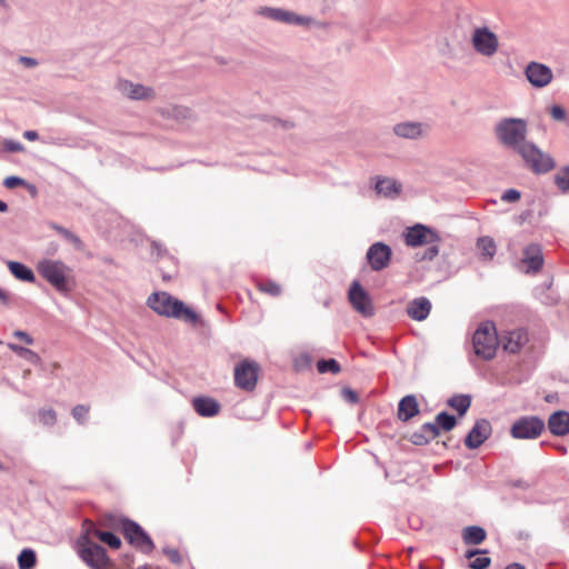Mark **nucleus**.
Here are the masks:
<instances>
[{"mask_svg":"<svg viewBox=\"0 0 569 569\" xmlns=\"http://www.w3.org/2000/svg\"><path fill=\"white\" fill-rule=\"evenodd\" d=\"M425 126L421 122L407 121L400 122L393 127L396 136L405 139H418L425 132Z\"/></svg>","mask_w":569,"mask_h":569,"instance_id":"22","label":"nucleus"},{"mask_svg":"<svg viewBox=\"0 0 569 569\" xmlns=\"http://www.w3.org/2000/svg\"><path fill=\"white\" fill-rule=\"evenodd\" d=\"M117 89L131 100H152L156 97V92L151 87L134 83L129 80H119Z\"/></svg>","mask_w":569,"mask_h":569,"instance_id":"15","label":"nucleus"},{"mask_svg":"<svg viewBox=\"0 0 569 569\" xmlns=\"http://www.w3.org/2000/svg\"><path fill=\"white\" fill-rule=\"evenodd\" d=\"M555 183L562 192H569V166L555 176Z\"/></svg>","mask_w":569,"mask_h":569,"instance_id":"37","label":"nucleus"},{"mask_svg":"<svg viewBox=\"0 0 569 569\" xmlns=\"http://www.w3.org/2000/svg\"><path fill=\"white\" fill-rule=\"evenodd\" d=\"M545 430V422L537 416H526L517 419L510 429L515 439H536Z\"/></svg>","mask_w":569,"mask_h":569,"instance_id":"8","label":"nucleus"},{"mask_svg":"<svg viewBox=\"0 0 569 569\" xmlns=\"http://www.w3.org/2000/svg\"><path fill=\"white\" fill-rule=\"evenodd\" d=\"M487 552H488V551H487V550H485V549L468 550V551L466 552V558L470 559V558H472V557H475V556L485 555V553H487Z\"/></svg>","mask_w":569,"mask_h":569,"instance_id":"55","label":"nucleus"},{"mask_svg":"<svg viewBox=\"0 0 569 569\" xmlns=\"http://www.w3.org/2000/svg\"><path fill=\"white\" fill-rule=\"evenodd\" d=\"M166 252V249L162 248V246L157 242L152 241L151 243V254H156L157 258H161Z\"/></svg>","mask_w":569,"mask_h":569,"instance_id":"53","label":"nucleus"},{"mask_svg":"<svg viewBox=\"0 0 569 569\" xmlns=\"http://www.w3.org/2000/svg\"><path fill=\"white\" fill-rule=\"evenodd\" d=\"M121 530L124 539L137 551L149 555L156 548L152 538L138 522L123 518L121 519Z\"/></svg>","mask_w":569,"mask_h":569,"instance_id":"5","label":"nucleus"},{"mask_svg":"<svg viewBox=\"0 0 569 569\" xmlns=\"http://www.w3.org/2000/svg\"><path fill=\"white\" fill-rule=\"evenodd\" d=\"M392 257V250L390 246L385 242L372 243L366 254L368 263L373 271H381L386 269Z\"/></svg>","mask_w":569,"mask_h":569,"instance_id":"13","label":"nucleus"},{"mask_svg":"<svg viewBox=\"0 0 569 569\" xmlns=\"http://www.w3.org/2000/svg\"><path fill=\"white\" fill-rule=\"evenodd\" d=\"M491 559L479 555L475 560L469 563L470 569H486L490 566Z\"/></svg>","mask_w":569,"mask_h":569,"instance_id":"46","label":"nucleus"},{"mask_svg":"<svg viewBox=\"0 0 569 569\" xmlns=\"http://www.w3.org/2000/svg\"><path fill=\"white\" fill-rule=\"evenodd\" d=\"M257 288L271 297H279L282 292L281 286L271 279L257 281Z\"/></svg>","mask_w":569,"mask_h":569,"instance_id":"31","label":"nucleus"},{"mask_svg":"<svg viewBox=\"0 0 569 569\" xmlns=\"http://www.w3.org/2000/svg\"><path fill=\"white\" fill-rule=\"evenodd\" d=\"M419 413L417 398L413 395L405 396L398 405V418L407 422Z\"/></svg>","mask_w":569,"mask_h":569,"instance_id":"24","label":"nucleus"},{"mask_svg":"<svg viewBox=\"0 0 569 569\" xmlns=\"http://www.w3.org/2000/svg\"><path fill=\"white\" fill-rule=\"evenodd\" d=\"M78 555L81 560L91 569H103L108 565V557L106 549L87 540L86 537H79L77 539Z\"/></svg>","mask_w":569,"mask_h":569,"instance_id":"7","label":"nucleus"},{"mask_svg":"<svg viewBox=\"0 0 569 569\" xmlns=\"http://www.w3.org/2000/svg\"><path fill=\"white\" fill-rule=\"evenodd\" d=\"M23 184H26V181L22 178L17 177V176L7 177L3 180V186L8 189H13L16 187L23 186Z\"/></svg>","mask_w":569,"mask_h":569,"instance_id":"47","label":"nucleus"},{"mask_svg":"<svg viewBox=\"0 0 569 569\" xmlns=\"http://www.w3.org/2000/svg\"><path fill=\"white\" fill-rule=\"evenodd\" d=\"M6 0H0V6H4Z\"/></svg>","mask_w":569,"mask_h":569,"instance_id":"60","label":"nucleus"},{"mask_svg":"<svg viewBox=\"0 0 569 569\" xmlns=\"http://www.w3.org/2000/svg\"><path fill=\"white\" fill-rule=\"evenodd\" d=\"M526 166L536 174L551 171L556 162L552 157L539 149L533 142L526 143L518 152Z\"/></svg>","mask_w":569,"mask_h":569,"instance_id":"6","label":"nucleus"},{"mask_svg":"<svg viewBox=\"0 0 569 569\" xmlns=\"http://www.w3.org/2000/svg\"><path fill=\"white\" fill-rule=\"evenodd\" d=\"M342 397L346 401L350 402V403H356L359 401V397L358 395L351 390V389H348V388H345L342 390Z\"/></svg>","mask_w":569,"mask_h":569,"instance_id":"50","label":"nucleus"},{"mask_svg":"<svg viewBox=\"0 0 569 569\" xmlns=\"http://www.w3.org/2000/svg\"><path fill=\"white\" fill-rule=\"evenodd\" d=\"M39 419L44 426H52L57 420L56 412L51 409L41 410L39 412Z\"/></svg>","mask_w":569,"mask_h":569,"instance_id":"42","label":"nucleus"},{"mask_svg":"<svg viewBox=\"0 0 569 569\" xmlns=\"http://www.w3.org/2000/svg\"><path fill=\"white\" fill-rule=\"evenodd\" d=\"M527 121L521 118H503L495 126V136L497 140L506 148L516 151L529 143L527 138Z\"/></svg>","mask_w":569,"mask_h":569,"instance_id":"2","label":"nucleus"},{"mask_svg":"<svg viewBox=\"0 0 569 569\" xmlns=\"http://www.w3.org/2000/svg\"><path fill=\"white\" fill-rule=\"evenodd\" d=\"M552 400V396H547L546 401L550 402Z\"/></svg>","mask_w":569,"mask_h":569,"instance_id":"59","label":"nucleus"},{"mask_svg":"<svg viewBox=\"0 0 569 569\" xmlns=\"http://www.w3.org/2000/svg\"><path fill=\"white\" fill-rule=\"evenodd\" d=\"M36 552L30 549H23L18 556V566L20 569H32L36 566Z\"/></svg>","mask_w":569,"mask_h":569,"instance_id":"32","label":"nucleus"},{"mask_svg":"<svg viewBox=\"0 0 569 569\" xmlns=\"http://www.w3.org/2000/svg\"><path fill=\"white\" fill-rule=\"evenodd\" d=\"M403 238L405 243L412 248L427 246L432 242H440L439 234L430 227L421 223L407 228L403 232Z\"/></svg>","mask_w":569,"mask_h":569,"instance_id":"9","label":"nucleus"},{"mask_svg":"<svg viewBox=\"0 0 569 569\" xmlns=\"http://www.w3.org/2000/svg\"><path fill=\"white\" fill-rule=\"evenodd\" d=\"M147 306L162 317L179 319L192 326L201 322L194 310L166 291L151 293L147 299Z\"/></svg>","mask_w":569,"mask_h":569,"instance_id":"1","label":"nucleus"},{"mask_svg":"<svg viewBox=\"0 0 569 569\" xmlns=\"http://www.w3.org/2000/svg\"><path fill=\"white\" fill-rule=\"evenodd\" d=\"M448 405L463 416L471 405V398L467 395L453 396L448 400Z\"/></svg>","mask_w":569,"mask_h":569,"instance_id":"30","label":"nucleus"},{"mask_svg":"<svg viewBox=\"0 0 569 569\" xmlns=\"http://www.w3.org/2000/svg\"><path fill=\"white\" fill-rule=\"evenodd\" d=\"M498 343L495 323L481 322L472 336L475 353L485 360H490L496 356Z\"/></svg>","mask_w":569,"mask_h":569,"instance_id":"3","label":"nucleus"},{"mask_svg":"<svg viewBox=\"0 0 569 569\" xmlns=\"http://www.w3.org/2000/svg\"><path fill=\"white\" fill-rule=\"evenodd\" d=\"M521 197L520 192L516 189H508L501 194V200L506 202H515Z\"/></svg>","mask_w":569,"mask_h":569,"instance_id":"48","label":"nucleus"},{"mask_svg":"<svg viewBox=\"0 0 569 569\" xmlns=\"http://www.w3.org/2000/svg\"><path fill=\"white\" fill-rule=\"evenodd\" d=\"M317 369L320 373L332 372L339 373L341 368L336 359H321L317 362Z\"/></svg>","mask_w":569,"mask_h":569,"instance_id":"36","label":"nucleus"},{"mask_svg":"<svg viewBox=\"0 0 569 569\" xmlns=\"http://www.w3.org/2000/svg\"><path fill=\"white\" fill-rule=\"evenodd\" d=\"M438 436V426L433 422H426L420 427L419 430L411 433L410 441L416 446H425Z\"/></svg>","mask_w":569,"mask_h":569,"instance_id":"21","label":"nucleus"},{"mask_svg":"<svg viewBox=\"0 0 569 569\" xmlns=\"http://www.w3.org/2000/svg\"><path fill=\"white\" fill-rule=\"evenodd\" d=\"M476 248L479 252L481 261L485 262L491 261L497 252L496 241L489 236L478 238Z\"/></svg>","mask_w":569,"mask_h":569,"instance_id":"25","label":"nucleus"},{"mask_svg":"<svg viewBox=\"0 0 569 569\" xmlns=\"http://www.w3.org/2000/svg\"><path fill=\"white\" fill-rule=\"evenodd\" d=\"M486 536V530L479 526H468L462 530V540L466 545H480Z\"/></svg>","mask_w":569,"mask_h":569,"instance_id":"28","label":"nucleus"},{"mask_svg":"<svg viewBox=\"0 0 569 569\" xmlns=\"http://www.w3.org/2000/svg\"><path fill=\"white\" fill-rule=\"evenodd\" d=\"M348 299L352 308L363 317H371L375 307L368 292L355 280L348 291Z\"/></svg>","mask_w":569,"mask_h":569,"instance_id":"12","label":"nucleus"},{"mask_svg":"<svg viewBox=\"0 0 569 569\" xmlns=\"http://www.w3.org/2000/svg\"><path fill=\"white\" fill-rule=\"evenodd\" d=\"M13 336L22 341H24L27 345L33 343V338L26 331L22 330H16L13 332Z\"/></svg>","mask_w":569,"mask_h":569,"instance_id":"52","label":"nucleus"},{"mask_svg":"<svg viewBox=\"0 0 569 569\" xmlns=\"http://www.w3.org/2000/svg\"><path fill=\"white\" fill-rule=\"evenodd\" d=\"M525 76L535 88L547 87L553 78L552 70L540 62H529L525 69Z\"/></svg>","mask_w":569,"mask_h":569,"instance_id":"14","label":"nucleus"},{"mask_svg":"<svg viewBox=\"0 0 569 569\" xmlns=\"http://www.w3.org/2000/svg\"><path fill=\"white\" fill-rule=\"evenodd\" d=\"M8 346L13 352L31 363L36 365L40 361L39 355L31 349L14 343H9Z\"/></svg>","mask_w":569,"mask_h":569,"instance_id":"34","label":"nucleus"},{"mask_svg":"<svg viewBox=\"0 0 569 569\" xmlns=\"http://www.w3.org/2000/svg\"><path fill=\"white\" fill-rule=\"evenodd\" d=\"M0 301L8 306L10 303V295L0 288Z\"/></svg>","mask_w":569,"mask_h":569,"instance_id":"56","label":"nucleus"},{"mask_svg":"<svg viewBox=\"0 0 569 569\" xmlns=\"http://www.w3.org/2000/svg\"><path fill=\"white\" fill-rule=\"evenodd\" d=\"M431 311V302L426 297H419L410 301L407 306V315L416 321H423Z\"/></svg>","mask_w":569,"mask_h":569,"instance_id":"20","label":"nucleus"},{"mask_svg":"<svg viewBox=\"0 0 569 569\" xmlns=\"http://www.w3.org/2000/svg\"><path fill=\"white\" fill-rule=\"evenodd\" d=\"M549 431L557 437H563L569 433V412L559 410L550 415L548 419Z\"/></svg>","mask_w":569,"mask_h":569,"instance_id":"19","label":"nucleus"},{"mask_svg":"<svg viewBox=\"0 0 569 569\" xmlns=\"http://www.w3.org/2000/svg\"><path fill=\"white\" fill-rule=\"evenodd\" d=\"M8 210V204L0 200V212H6Z\"/></svg>","mask_w":569,"mask_h":569,"instance_id":"58","label":"nucleus"},{"mask_svg":"<svg viewBox=\"0 0 569 569\" xmlns=\"http://www.w3.org/2000/svg\"><path fill=\"white\" fill-rule=\"evenodd\" d=\"M308 21L309 19L306 17L298 16L292 11L283 10V18L281 19V22L300 26Z\"/></svg>","mask_w":569,"mask_h":569,"instance_id":"39","label":"nucleus"},{"mask_svg":"<svg viewBox=\"0 0 569 569\" xmlns=\"http://www.w3.org/2000/svg\"><path fill=\"white\" fill-rule=\"evenodd\" d=\"M526 341L527 333L523 330H513L508 332L506 341L503 342V348L511 353H516L521 349Z\"/></svg>","mask_w":569,"mask_h":569,"instance_id":"26","label":"nucleus"},{"mask_svg":"<svg viewBox=\"0 0 569 569\" xmlns=\"http://www.w3.org/2000/svg\"><path fill=\"white\" fill-rule=\"evenodd\" d=\"M19 63L24 66L26 68H34L39 64L38 60L31 57L20 56L18 58Z\"/></svg>","mask_w":569,"mask_h":569,"instance_id":"51","label":"nucleus"},{"mask_svg":"<svg viewBox=\"0 0 569 569\" xmlns=\"http://www.w3.org/2000/svg\"><path fill=\"white\" fill-rule=\"evenodd\" d=\"M521 263L526 266L527 273H537L543 266V256L539 244L530 243L523 249Z\"/></svg>","mask_w":569,"mask_h":569,"instance_id":"17","label":"nucleus"},{"mask_svg":"<svg viewBox=\"0 0 569 569\" xmlns=\"http://www.w3.org/2000/svg\"><path fill=\"white\" fill-rule=\"evenodd\" d=\"M259 365L254 361L243 360L234 368V383L238 388L252 391L258 381Z\"/></svg>","mask_w":569,"mask_h":569,"instance_id":"11","label":"nucleus"},{"mask_svg":"<svg viewBox=\"0 0 569 569\" xmlns=\"http://www.w3.org/2000/svg\"><path fill=\"white\" fill-rule=\"evenodd\" d=\"M433 423L438 426L439 430L442 429L445 431H450L455 428L457 420L455 416L447 411H441L436 416V421Z\"/></svg>","mask_w":569,"mask_h":569,"instance_id":"33","label":"nucleus"},{"mask_svg":"<svg viewBox=\"0 0 569 569\" xmlns=\"http://www.w3.org/2000/svg\"><path fill=\"white\" fill-rule=\"evenodd\" d=\"M96 531H100L92 521L84 520L82 525V533L79 537H86L87 540H91L90 537H96Z\"/></svg>","mask_w":569,"mask_h":569,"instance_id":"43","label":"nucleus"},{"mask_svg":"<svg viewBox=\"0 0 569 569\" xmlns=\"http://www.w3.org/2000/svg\"><path fill=\"white\" fill-rule=\"evenodd\" d=\"M30 189H32L33 191H36V186H28Z\"/></svg>","mask_w":569,"mask_h":569,"instance_id":"61","label":"nucleus"},{"mask_svg":"<svg viewBox=\"0 0 569 569\" xmlns=\"http://www.w3.org/2000/svg\"><path fill=\"white\" fill-rule=\"evenodd\" d=\"M96 537L112 549H118L121 546L120 538L111 531H96Z\"/></svg>","mask_w":569,"mask_h":569,"instance_id":"35","label":"nucleus"},{"mask_svg":"<svg viewBox=\"0 0 569 569\" xmlns=\"http://www.w3.org/2000/svg\"><path fill=\"white\" fill-rule=\"evenodd\" d=\"M439 242H432L427 244L428 248L425 250V252L421 256V260H432L436 258L439 253Z\"/></svg>","mask_w":569,"mask_h":569,"instance_id":"45","label":"nucleus"},{"mask_svg":"<svg viewBox=\"0 0 569 569\" xmlns=\"http://www.w3.org/2000/svg\"><path fill=\"white\" fill-rule=\"evenodd\" d=\"M2 149H3V151L10 152V153L21 152L24 150L21 142L11 140V139H7L2 142Z\"/></svg>","mask_w":569,"mask_h":569,"instance_id":"41","label":"nucleus"},{"mask_svg":"<svg viewBox=\"0 0 569 569\" xmlns=\"http://www.w3.org/2000/svg\"><path fill=\"white\" fill-rule=\"evenodd\" d=\"M162 552L169 558V560L174 565L182 563V556L177 549L164 547L162 548Z\"/></svg>","mask_w":569,"mask_h":569,"instance_id":"44","label":"nucleus"},{"mask_svg":"<svg viewBox=\"0 0 569 569\" xmlns=\"http://www.w3.org/2000/svg\"><path fill=\"white\" fill-rule=\"evenodd\" d=\"M89 408L83 405H78L72 409V417L80 423L84 425L88 418Z\"/></svg>","mask_w":569,"mask_h":569,"instance_id":"40","label":"nucleus"},{"mask_svg":"<svg viewBox=\"0 0 569 569\" xmlns=\"http://www.w3.org/2000/svg\"><path fill=\"white\" fill-rule=\"evenodd\" d=\"M194 411L201 417H214L220 411V403L209 397H197L192 400Z\"/></svg>","mask_w":569,"mask_h":569,"instance_id":"23","label":"nucleus"},{"mask_svg":"<svg viewBox=\"0 0 569 569\" xmlns=\"http://www.w3.org/2000/svg\"><path fill=\"white\" fill-rule=\"evenodd\" d=\"M23 137L29 141H36L39 138V134L34 130H27L23 132Z\"/></svg>","mask_w":569,"mask_h":569,"instance_id":"54","label":"nucleus"},{"mask_svg":"<svg viewBox=\"0 0 569 569\" xmlns=\"http://www.w3.org/2000/svg\"><path fill=\"white\" fill-rule=\"evenodd\" d=\"M506 569H526V568L522 565L515 562V563L508 565L506 567Z\"/></svg>","mask_w":569,"mask_h":569,"instance_id":"57","label":"nucleus"},{"mask_svg":"<svg viewBox=\"0 0 569 569\" xmlns=\"http://www.w3.org/2000/svg\"><path fill=\"white\" fill-rule=\"evenodd\" d=\"M492 428L487 419L476 421L465 439V445L469 449L479 448L491 435Z\"/></svg>","mask_w":569,"mask_h":569,"instance_id":"16","label":"nucleus"},{"mask_svg":"<svg viewBox=\"0 0 569 569\" xmlns=\"http://www.w3.org/2000/svg\"><path fill=\"white\" fill-rule=\"evenodd\" d=\"M373 188L379 197L386 199H396L402 191L401 183L388 177H377Z\"/></svg>","mask_w":569,"mask_h":569,"instance_id":"18","label":"nucleus"},{"mask_svg":"<svg viewBox=\"0 0 569 569\" xmlns=\"http://www.w3.org/2000/svg\"><path fill=\"white\" fill-rule=\"evenodd\" d=\"M2 469V463L0 462V470Z\"/></svg>","mask_w":569,"mask_h":569,"instance_id":"63","label":"nucleus"},{"mask_svg":"<svg viewBox=\"0 0 569 569\" xmlns=\"http://www.w3.org/2000/svg\"><path fill=\"white\" fill-rule=\"evenodd\" d=\"M515 486H516V487H520V486H521V482H520V481H518V482H516V483H515Z\"/></svg>","mask_w":569,"mask_h":569,"instance_id":"62","label":"nucleus"},{"mask_svg":"<svg viewBox=\"0 0 569 569\" xmlns=\"http://www.w3.org/2000/svg\"><path fill=\"white\" fill-rule=\"evenodd\" d=\"M258 14L269 18L271 20L281 22V19L283 18V9L271 8V7H260L258 9Z\"/></svg>","mask_w":569,"mask_h":569,"instance_id":"38","label":"nucleus"},{"mask_svg":"<svg viewBox=\"0 0 569 569\" xmlns=\"http://www.w3.org/2000/svg\"><path fill=\"white\" fill-rule=\"evenodd\" d=\"M50 228L56 230L66 241L70 242L76 249H82L81 239L69 229L57 223H50Z\"/></svg>","mask_w":569,"mask_h":569,"instance_id":"29","label":"nucleus"},{"mask_svg":"<svg viewBox=\"0 0 569 569\" xmlns=\"http://www.w3.org/2000/svg\"><path fill=\"white\" fill-rule=\"evenodd\" d=\"M471 42L475 50L485 57H492L499 47L497 36L487 27L476 28L472 32Z\"/></svg>","mask_w":569,"mask_h":569,"instance_id":"10","label":"nucleus"},{"mask_svg":"<svg viewBox=\"0 0 569 569\" xmlns=\"http://www.w3.org/2000/svg\"><path fill=\"white\" fill-rule=\"evenodd\" d=\"M551 117L557 121H563L566 119V111L560 106H552L550 109Z\"/></svg>","mask_w":569,"mask_h":569,"instance_id":"49","label":"nucleus"},{"mask_svg":"<svg viewBox=\"0 0 569 569\" xmlns=\"http://www.w3.org/2000/svg\"><path fill=\"white\" fill-rule=\"evenodd\" d=\"M38 271L58 291L70 290L68 278L71 269L62 261L46 259L39 262Z\"/></svg>","mask_w":569,"mask_h":569,"instance_id":"4","label":"nucleus"},{"mask_svg":"<svg viewBox=\"0 0 569 569\" xmlns=\"http://www.w3.org/2000/svg\"><path fill=\"white\" fill-rule=\"evenodd\" d=\"M7 266H8V269L10 270V272L18 280L26 281V282H34L36 281V276H34L33 271L26 264L18 262V261H8Z\"/></svg>","mask_w":569,"mask_h":569,"instance_id":"27","label":"nucleus"}]
</instances>
